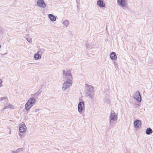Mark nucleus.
Segmentation results:
<instances>
[{
	"instance_id": "nucleus-1",
	"label": "nucleus",
	"mask_w": 153,
	"mask_h": 153,
	"mask_svg": "<svg viewBox=\"0 0 153 153\" xmlns=\"http://www.w3.org/2000/svg\"><path fill=\"white\" fill-rule=\"evenodd\" d=\"M36 102V98L31 97L29 99L25 105V108L27 111L29 110L30 108Z\"/></svg>"
},
{
	"instance_id": "nucleus-2",
	"label": "nucleus",
	"mask_w": 153,
	"mask_h": 153,
	"mask_svg": "<svg viewBox=\"0 0 153 153\" xmlns=\"http://www.w3.org/2000/svg\"><path fill=\"white\" fill-rule=\"evenodd\" d=\"M94 89L93 86L89 85H87L86 95L87 97H89L91 99L94 98Z\"/></svg>"
},
{
	"instance_id": "nucleus-3",
	"label": "nucleus",
	"mask_w": 153,
	"mask_h": 153,
	"mask_svg": "<svg viewBox=\"0 0 153 153\" xmlns=\"http://www.w3.org/2000/svg\"><path fill=\"white\" fill-rule=\"evenodd\" d=\"M62 75L63 78L66 80H68L69 79L70 80H72V77L70 70H64L63 71Z\"/></svg>"
},
{
	"instance_id": "nucleus-4",
	"label": "nucleus",
	"mask_w": 153,
	"mask_h": 153,
	"mask_svg": "<svg viewBox=\"0 0 153 153\" xmlns=\"http://www.w3.org/2000/svg\"><path fill=\"white\" fill-rule=\"evenodd\" d=\"M72 84V80H66L63 83L62 89L63 91H65L67 88H69Z\"/></svg>"
},
{
	"instance_id": "nucleus-5",
	"label": "nucleus",
	"mask_w": 153,
	"mask_h": 153,
	"mask_svg": "<svg viewBox=\"0 0 153 153\" xmlns=\"http://www.w3.org/2000/svg\"><path fill=\"white\" fill-rule=\"evenodd\" d=\"M109 119L112 120L113 121H117V116L114 111H111L110 114Z\"/></svg>"
},
{
	"instance_id": "nucleus-6",
	"label": "nucleus",
	"mask_w": 153,
	"mask_h": 153,
	"mask_svg": "<svg viewBox=\"0 0 153 153\" xmlns=\"http://www.w3.org/2000/svg\"><path fill=\"white\" fill-rule=\"evenodd\" d=\"M37 4L38 6L43 8H45L46 5L43 0H37Z\"/></svg>"
},
{
	"instance_id": "nucleus-7",
	"label": "nucleus",
	"mask_w": 153,
	"mask_h": 153,
	"mask_svg": "<svg viewBox=\"0 0 153 153\" xmlns=\"http://www.w3.org/2000/svg\"><path fill=\"white\" fill-rule=\"evenodd\" d=\"M78 111L79 113L82 111L83 110L85 109V104L83 101L79 102L78 106Z\"/></svg>"
},
{
	"instance_id": "nucleus-8",
	"label": "nucleus",
	"mask_w": 153,
	"mask_h": 153,
	"mask_svg": "<svg viewBox=\"0 0 153 153\" xmlns=\"http://www.w3.org/2000/svg\"><path fill=\"white\" fill-rule=\"evenodd\" d=\"M22 123L19 126V131L20 133H24L26 131L27 127L24 123Z\"/></svg>"
},
{
	"instance_id": "nucleus-9",
	"label": "nucleus",
	"mask_w": 153,
	"mask_h": 153,
	"mask_svg": "<svg viewBox=\"0 0 153 153\" xmlns=\"http://www.w3.org/2000/svg\"><path fill=\"white\" fill-rule=\"evenodd\" d=\"M134 98L138 102H140L141 101V95L138 91L136 92L135 93Z\"/></svg>"
},
{
	"instance_id": "nucleus-10",
	"label": "nucleus",
	"mask_w": 153,
	"mask_h": 153,
	"mask_svg": "<svg viewBox=\"0 0 153 153\" xmlns=\"http://www.w3.org/2000/svg\"><path fill=\"white\" fill-rule=\"evenodd\" d=\"M126 0H117L118 5L120 6L124 7L126 6Z\"/></svg>"
},
{
	"instance_id": "nucleus-11",
	"label": "nucleus",
	"mask_w": 153,
	"mask_h": 153,
	"mask_svg": "<svg viewBox=\"0 0 153 153\" xmlns=\"http://www.w3.org/2000/svg\"><path fill=\"white\" fill-rule=\"evenodd\" d=\"M42 53L41 51H39V52H37L35 53L34 55V57L36 60H38L40 59L41 58V56L40 54H42Z\"/></svg>"
},
{
	"instance_id": "nucleus-12",
	"label": "nucleus",
	"mask_w": 153,
	"mask_h": 153,
	"mask_svg": "<svg viewBox=\"0 0 153 153\" xmlns=\"http://www.w3.org/2000/svg\"><path fill=\"white\" fill-rule=\"evenodd\" d=\"M97 4L100 7L103 8L105 7V3L103 0H99L97 2Z\"/></svg>"
},
{
	"instance_id": "nucleus-13",
	"label": "nucleus",
	"mask_w": 153,
	"mask_h": 153,
	"mask_svg": "<svg viewBox=\"0 0 153 153\" xmlns=\"http://www.w3.org/2000/svg\"><path fill=\"white\" fill-rule=\"evenodd\" d=\"M0 100L1 102L4 105V106L8 104V100L6 97L1 98Z\"/></svg>"
},
{
	"instance_id": "nucleus-14",
	"label": "nucleus",
	"mask_w": 153,
	"mask_h": 153,
	"mask_svg": "<svg viewBox=\"0 0 153 153\" xmlns=\"http://www.w3.org/2000/svg\"><path fill=\"white\" fill-rule=\"evenodd\" d=\"M110 56L111 59L113 60H116L117 56L116 53L114 52H112L110 54Z\"/></svg>"
},
{
	"instance_id": "nucleus-15",
	"label": "nucleus",
	"mask_w": 153,
	"mask_h": 153,
	"mask_svg": "<svg viewBox=\"0 0 153 153\" xmlns=\"http://www.w3.org/2000/svg\"><path fill=\"white\" fill-rule=\"evenodd\" d=\"M141 124V121L140 120H137L134 122V126L136 128H139Z\"/></svg>"
},
{
	"instance_id": "nucleus-16",
	"label": "nucleus",
	"mask_w": 153,
	"mask_h": 153,
	"mask_svg": "<svg viewBox=\"0 0 153 153\" xmlns=\"http://www.w3.org/2000/svg\"><path fill=\"white\" fill-rule=\"evenodd\" d=\"M48 16L51 21L54 22L56 20V17L53 14H49L48 15Z\"/></svg>"
},
{
	"instance_id": "nucleus-17",
	"label": "nucleus",
	"mask_w": 153,
	"mask_h": 153,
	"mask_svg": "<svg viewBox=\"0 0 153 153\" xmlns=\"http://www.w3.org/2000/svg\"><path fill=\"white\" fill-rule=\"evenodd\" d=\"M152 132L153 131L150 128H147L146 131V133L147 135L151 134Z\"/></svg>"
},
{
	"instance_id": "nucleus-18",
	"label": "nucleus",
	"mask_w": 153,
	"mask_h": 153,
	"mask_svg": "<svg viewBox=\"0 0 153 153\" xmlns=\"http://www.w3.org/2000/svg\"><path fill=\"white\" fill-rule=\"evenodd\" d=\"M9 108L13 109L14 108V106L11 104H9L8 105V104L7 105H5V106H4V108L3 110Z\"/></svg>"
},
{
	"instance_id": "nucleus-19",
	"label": "nucleus",
	"mask_w": 153,
	"mask_h": 153,
	"mask_svg": "<svg viewBox=\"0 0 153 153\" xmlns=\"http://www.w3.org/2000/svg\"><path fill=\"white\" fill-rule=\"evenodd\" d=\"M22 151V148H19L16 151H13V153H19Z\"/></svg>"
},
{
	"instance_id": "nucleus-20",
	"label": "nucleus",
	"mask_w": 153,
	"mask_h": 153,
	"mask_svg": "<svg viewBox=\"0 0 153 153\" xmlns=\"http://www.w3.org/2000/svg\"><path fill=\"white\" fill-rule=\"evenodd\" d=\"M68 23L69 22L67 20H65L63 22V24L66 27L68 26Z\"/></svg>"
},
{
	"instance_id": "nucleus-21",
	"label": "nucleus",
	"mask_w": 153,
	"mask_h": 153,
	"mask_svg": "<svg viewBox=\"0 0 153 153\" xmlns=\"http://www.w3.org/2000/svg\"><path fill=\"white\" fill-rule=\"evenodd\" d=\"M25 38L26 39L29 43L32 42V39L31 38L29 37H26Z\"/></svg>"
},
{
	"instance_id": "nucleus-22",
	"label": "nucleus",
	"mask_w": 153,
	"mask_h": 153,
	"mask_svg": "<svg viewBox=\"0 0 153 153\" xmlns=\"http://www.w3.org/2000/svg\"><path fill=\"white\" fill-rule=\"evenodd\" d=\"M86 48H92V47L91 46V45L88 43H86Z\"/></svg>"
},
{
	"instance_id": "nucleus-23",
	"label": "nucleus",
	"mask_w": 153,
	"mask_h": 153,
	"mask_svg": "<svg viewBox=\"0 0 153 153\" xmlns=\"http://www.w3.org/2000/svg\"><path fill=\"white\" fill-rule=\"evenodd\" d=\"M0 31H1V33H0L1 34H3L4 33V31H5V30L4 29H0Z\"/></svg>"
},
{
	"instance_id": "nucleus-24",
	"label": "nucleus",
	"mask_w": 153,
	"mask_h": 153,
	"mask_svg": "<svg viewBox=\"0 0 153 153\" xmlns=\"http://www.w3.org/2000/svg\"><path fill=\"white\" fill-rule=\"evenodd\" d=\"M37 94H38L37 93H35L34 94H31V96L33 95V96H34L35 97H37L39 95H38Z\"/></svg>"
},
{
	"instance_id": "nucleus-25",
	"label": "nucleus",
	"mask_w": 153,
	"mask_h": 153,
	"mask_svg": "<svg viewBox=\"0 0 153 153\" xmlns=\"http://www.w3.org/2000/svg\"><path fill=\"white\" fill-rule=\"evenodd\" d=\"M113 121L112 120H110L109 121V124L110 125V126H111V125L113 124Z\"/></svg>"
},
{
	"instance_id": "nucleus-26",
	"label": "nucleus",
	"mask_w": 153,
	"mask_h": 153,
	"mask_svg": "<svg viewBox=\"0 0 153 153\" xmlns=\"http://www.w3.org/2000/svg\"><path fill=\"white\" fill-rule=\"evenodd\" d=\"M114 65L115 66H116V67L117 66V65H118L117 63L116 62H115V61L114 62Z\"/></svg>"
},
{
	"instance_id": "nucleus-27",
	"label": "nucleus",
	"mask_w": 153,
	"mask_h": 153,
	"mask_svg": "<svg viewBox=\"0 0 153 153\" xmlns=\"http://www.w3.org/2000/svg\"><path fill=\"white\" fill-rule=\"evenodd\" d=\"M42 91H38L37 92H36V93H37V94L38 95H39L41 92H42Z\"/></svg>"
},
{
	"instance_id": "nucleus-28",
	"label": "nucleus",
	"mask_w": 153,
	"mask_h": 153,
	"mask_svg": "<svg viewBox=\"0 0 153 153\" xmlns=\"http://www.w3.org/2000/svg\"><path fill=\"white\" fill-rule=\"evenodd\" d=\"M2 80L1 79H0V87H1L2 86Z\"/></svg>"
},
{
	"instance_id": "nucleus-29",
	"label": "nucleus",
	"mask_w": 153,
	"mask_h": 153,
	"mask_svg": "<svg viewBox=\"0 0 153 153\" xmlns=\"http://www.w3.org/2000/svg\"><path fill=\"white\" fill-rule=\"evenodd\" d=\"M40 109L39 108L36 109L35 110V112H36L39 111H40Z\"/></svg>"
},
{
	"instance_id": "nucleus-30",
	"label": "nucleus",
	"mask_w": 153,
	"mask_h": 153,
	"mask_svg": "<svg viewBox=\"0 0 153 153\" xmlns=\"http://www.w3.org/2000/svg\"><path fill=\"white\" fill-rule=\"evenodd\" d=\"M140 105L139 104H135V106H136V107H138V108H139L138 106H139Z\"/></svg>"
},
{
	"instance_id": "nucleus-31",
	"label": "nucleus",
	"mask_w": 153,
	"mask_h": 153,
	"mask_svg": "<svg viewBox=\"0 0 153 153\" xmlns=\"http://www.w3.org/2000/svg\"><path fill=\"white\" fill-rule=\"evenodd\" d=\"M36 64L38 65H41L39 63H36Z\"/></svg>"
},
{
	"instance_id": "nucleus-32",
	"label": "nucleus",
	"mask_w": 153,
	"mask_h": 153,
	"mask_svg": "<svg viewBox=\"0 0 153 153\" xmlns=\"http://www.w3.org/2000/svg\"><path fill=\"white\" fill-rule=\"evenodd\" d=\"M19 135L20 136V137H22V134H19Z\"/></svg>"
},
{
	"instance_id": "nucleus-33",
	"label": "nucleus",
	"mask_w": 153,
	"mask_h": 153,
	"mask_svg": "<svg viewBox=\"0 0 153 153\" xmlns=\"http://www.w3.org/2000/svg\"><path fill=\"white\" fill-rule=\"evenodd\" d=\"M1 48V45H0V49Z\"/></svg>"
},
{
	"instance_id": "nucleus-34",
	"label": "nucleus",
	"mask_w": 153,
	"mask_h": 153,
	"mask_svg": "<svg viewBox=\"0 0 153 153\" xmlns=\"http://www.w3.org/2000/svg\"><path fill=\"white\" fill-rule=\"evenodd\" d=\"M1 31H0V33H1Z\"/></svg>"
}]
</instances>
